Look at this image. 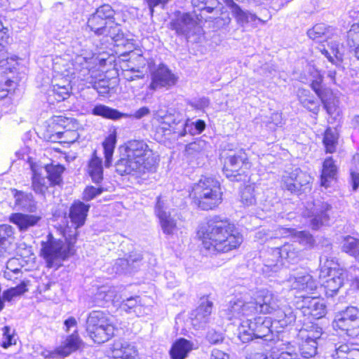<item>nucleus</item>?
Listing matches in <instances>:
<instances>
[{"mask_svg":"<svg viewBox=\"0 0 359 359\" xmlns=\"http://www.w3.org/2000/svg\"><path fill=\"white\" fill-rule=\"evenodd\" d=\"M204 248L212 253H226L243 243L242 234L233 224L219 216L210 217L198 231Z\"/></svg>","mask_w":359,"mask_h":359,"instance_id":"nucleus-1","label":"nucleus"},{"mask_svg":"<svg viewBox=\"0 0 359 359\" xmlns=\"http://www.w3.org/2000/svg\"><path fill=\"white\" fill-rule=\"evenodd\" d=\"M156 164V158L152 149L143 140L128 142L116 163V172L121 175H141L152 170Z\"/></svg>","mask_w":359,"mask_h":359,"instance_id":"nucleus-2","label":"nucleus"},{"mask_svg":"<svg viewBox=\"0 0 359 359\" xmlns=\"http://www.w3.org/2000/svg\"><path fill=\"white\" fill-rule=\"evenodd\" d=\"M98 62L100 65H102L105 63V60L103 58L99 59L95 55L89 58L83 55H76L71 64L72 69L69 68L64 71L60 69L59 65L56 63L54 69L60 72L64 78L57 79L55 77L53 81V84H58L60 87L62 88L65 86V87L67 86L69 89H71L69 76H72L74 79L93 85L95 83L98 75V69H97Z\"/></svg>","mask_w":359,"mask_h":359,"instance_id":"nucleus-3","label":"nucleus"},{"mask_svg":"<svg viewBox=\"0 0 359 359\" xmlns=\"http://www.w3.org/2000/svg\"><path fill=\"white\" fill-rule=\"evenodd\" d=\"M197 206L203 210H212L222 201V192L218 180L203 176L196 183L190 194Z\"/></svg>","mask_w":359,"mask_h":359,"instance_id":"nucleus-4","label":"nucleus"},{"mask_svg":"<svg viewBox=\"0 0 359 359\" xmlns=\"http://www.w3.org/2000/svg\"><path fill=\"white\" fill-rule=\"evenodd\" d=\"M341 34L340 30L323 23L316 24L307 31V35L311 39L317 42L325 41L329 50L323 45L320 51L332 62H334V57L338 58L341 55Z\"/></svg>","mask_w":359,"mask_h":359,"instance_id":"nucleus-5","label":"nucleus"},{"mask_svg":"<svg viewBox=\"0 0 359 359\" xmlns=\"http://www.w3.org/2000/svg\"><path fill=\"white\" fill-rule=\"evenodd\" d=\"M299 257L300 251L292 243H285L280 248H271L264 255L263 273L271 276L282 269L284 261L294 264L299 260Z\"/></svg>","mask_w":359,"mask_h":359,"instance_id":"nucleus-6","label":"nucleus"},{"mask_svg":"<svg viewBox=\"0 0 359 359\" xmlns=\"http://www.w3.org/2000/svg\"><path fill=\"white\" fill-rule=\"evenodd\" d=\"M272 327L274 325L271 318L259 316L253 320L247 319L241 324L238 338L243 343L252 340L254 337L271 341L273 340Z\"/></svg>","mask_w":359,"mask_h":359,"instance_id":"nucleus-7","label":"nucleus"},{"mask_svg":"<svg viewBox=\"0 0 359 359\" xmlns=\"http://www.w3.org/2000/svg\"><path fill=\"white\" fill-rule=\"evenodd\" d=\"M86 331L94 342L101 344L114 336L115 326L112 320L104 312L93 311L87 319Z\"/></svg>","mask_w":359,"mask_h":359,"instance_id":"nucleus-8","label":"nucleus"},{"mask_svg":"<svg viewBox=\"0 0 359 359\" xmlns=\"http://www.w3.org/2000/svg\"><path fill=\"white\" fill-rule=\"evenodd\" d=\"M320 278H326L323 284L329 296L334 295L342 286L344 279V271L338 268V264L334 257L325 255L320 259Z\"/></svg>","mask_w":359,"mask_h":359,"instance_id":"nucleus-9","label":"nucleus"},{"mask_svg":"<svg viewBox=\"0 0 359 359\" xmlns=\"http://www.w3.org/2000/svg\"><path fill=\"white\" fill-rule=\"evenodd\" d=\"M65 239L67 244L54 238L51 234H48L46 241L41 242V254L45 259L48 267H53L55 262L65 259L73 253L75 243H70L69 239L65 238Z\"/></svg>","mask_w":359,"mask_h":359,"instance_id":"nucleus-10","label":"nucleus"},{"mask_svg":"<svg viewBox=\"0 0 359 359\" xmlns=\"http://www.w3.org/2000/svg\"><path fill=\"white\" fill-rule=\"evenodd\" d=\"M251 167L246 153L240 150L229 154L224 159L223 172L226 177L231 181L239 182L247 176Z\"/></svg>","mask_w":359,"mask_h":359,"instance_id":"nucleus-11","label":"nucleus"},{"mask_svg":"<svg viewBox=\"0 0 359 359\" xmlns=\"http://www.w3.org/2000/svg\"><path fill=\"white\" fill-rule=\"evenodd\" d=\"M90 208V205L81 201L74 202L69 208V217L71 225L67 224L62 231L64 238L69 239L70 243H75L79 234L78 229L82 226Z\"/></svg>","mask_w":359,"mask_h":359,"instance_id":"nucleus-12","label":"nucleus"},{"mask_svg":"<svg viewBox=\"0 0 359 359\" xmlns=\"http://www.w3.org/2000/svg\"><path fill=\"white\" fill-rule=\"evenodd\" d=\"M170 27L177 35L184 36L187 39L200 32L201 27L195 15L180 11L175 13V17L170 22Z\"/></svg>","mask_w":359,"mask_h":359,"instance_id":"nucleus-13","label":"nucleus"},{"mask_svg":"<svg viewBox=\"0 0 359 359\" xmlns=\"http://www.w3.org/2000/svg\"><path fill=\"white\" fill-rule=\"evenodd\" d=\"M333 327L346 331L348 335L355 334L359 328V310L354 306L347 307L334 316Z\"/></svg>","mask_w":359,"mask_h":359,"instance_id":"nucleus-14","label":"nucleus"},{"mask_svg":"<svg viewBox=\"0 0 359 359\" xmlns=\"http://www.w3.org/2000/svg\"><path fill=\"white\" fill-rule=\"evenodd\" d=\"M224 315L229 320H240L242 322L256 314V307L253 302H247L242 298L234 297L229 302L227 308L224 311Z\"/></svg>","mask_w":359,"mask_h":359,"instance_id":"nucleus-15","label":"nucleus"},{"mask_svg":"<svg viewBox=\"0 0 359 359\" xmlns=\"http://www.w3.org/2000/svg\"><path fill=\"white\" fill-rule=\"evenodd\" d=\"M177 76L164 65H161L151 73L149 89L156 90L160 88H170L177 83Z\"/></svg>","mask_w":359,"mask_h":359,"instance_id":"nucleus-16","label":"nucleus"},{"mask_svg":"<svg viewBox=\"0 0 359 359\" xmlns=\"http://www.w3.org/2000/svg\"><path fill=\"white\" fill-rule=\"evenodd\" d=\"M311 177L305 172L296 168L291 172L283 175L281 186L291 193L298 192L301 187L309 183Z\"/></svg>","mask_w":359,"mask_h":359,"instance_id":"nucleus-17","label":"nucleus"},{"mask_svg":"<svg viewBox=\"0 0 359 359\" xmlns=\"http://www.w3.org/2000/svg\"><path fill=\"white\" fill-rule=\"evenodd\" d=\"M256 307V313H274L282 304L276 295L268 290L260 291L253 302Z\"/></svg>","mask_w":359,"mask_h":359,"instance_id":"nucleus-18","label":"nucleus"},{"mask_svg":"<svg viewBox=\"0 0 359 359\" xmlns=\"http://www.w3.org/2000/svg\"><path fill=\"white\" fill-rule=\"evenodd\" d=\"M299 309L304 316L315 319L323 318L326 313V306L322 299L317 297H304Z\"/></svg>","mask_w":359,"mask_h":359,"instance_id":"nucleus-19","label":"nucleus"},{"mask_svg":"<svg viewBox=\"0 0 359 359\" xmlns=\"http://www.w3.org/2000/svg\"><path fill=\"white\" fill-rule=\"evenodd\" d=\"M212 310V302L208 298H202L200 305L191 313V321L196 330L203 328L208 323Z\"/></svg>","mask_w":359,"mask_h":359,"instance_id":"nucleus-20","label":"nucleus"},{"mask_svg":"<svg viewBox=\"0 0 359 359\" xmlns=\"http://www.w3.org/2000/svg\"><path fill=\"white\" fill-rule=\"evenodd\" d=\"M287 283L291 290H294L297 292L309 293L317 288L316 281L310 274L306 272L291 276L287 280Z\"/></svg>","mask_w":359,"mask_h":359,"instance_id":"nucleus-21","label":"nucleus"},{"mask_svg":"<svg viewBox=\"0 0 359 359\" xmlns=\"http://www.w3.org/2000/svg\"><path fill=\"white\" fill-rule=\"evenodd\" d=\"M155 212L159 219L161 226L164 233L172 236L177 233L178 227L176 222L171 217L170 213L164 210V204L160 197L157 198Z\"/></svg>","mask_w":359,"mask_h":359,"instance_id":"nucleus-22","label":"nucleus"},{"mask_svg":"<svg viewBox=\"0 0 359 359\" xmlns=\"http://www.w3.org/2000/svg\"><path fill=\"white\" fill-rule=\"evenodd\" d=\"M296 314L291 306L281 304L274 313V319L272 320L274 327L283 329L292 325L296 320Z\"/></svg>","mask_w":359,"mask_h":359,"instance_id":"nucleus-23","label":"nucleus"},{"mask_svg":"<svg viewBox=\"0 0 359 359\" xmlns=\"http://www.w3.org/2000/svg\"><path fill=\"white\" fill-rule=\"evenodd\" d=\"M83 344L79 333L69 334L61 346L57 347L59 358H62L69 355L73 352L79 350Z\"/></svg>","mask_w":359,"mask_h":359,"instance_id":"nucleus-24","label":"nucleus"},{"mask_svg":"<svg viewBox=\"0 0 359 359\" xmlns=\"http://www.w3.org/2000/svg\"><path fill=\"white\" fill-rule=\"evenodd\" d=\"M11 191L15 198V205L18 209L29 212H34L36 210V203L31 193H25L17 189H12Z\"/></svg>","mask_w":359,"mask_h":359,"instance_id":"nucleus-25","label":"nucleus"},{"mask_svg":"<svg viewBox=\"0 0 359 359\" xmlns=\"http://www.w3.org/2000/svg\"><path fill=\"white\" fill-rule=\"evenodd\" d=\"M137 350L127 341H116L113 345L112 358L114 359H135Z\"/></svg>","mask_w":359,"mask_h":359,"instance_id":"nucleus-26","label":"nucleus"},{"mask_svg":"<svg viewBox=\"0 0 359 359\" xmlns=\"http://www.w3.org/2000/svg\"><path fill=\"white\" fill-rule=\"evenodd\" d=\"M41 219V216L22 213H13L10 216V221L16 224L20 231H27L29 227L36 225Z\"/></svg>","mask_w":359,"mask_h":359,"instance_id":"nucleus-27","label":"nucleus"},{"mask_svg":"<svg viewBox=\"0 0 359 359\" xmlns=\"http://www.w3.org/2000/svg\"><path fill=\"white\" fill-rule=\"evenodd\" d=\"M194 348V344L184 338L177 339L170 351L172 359H185Z\"/></svg>","mask_w":359,"mask_h":359,"instance_id":"nucleus-28","label":"nucleus"},{"mask_svg":"<svg viewBox=\"0 0 359 359\" xmlns=\"http://www.w3.org/2000/svg\"><path fill=\"white\" fill-rule=\"evenodd\" d=\"M205 128V123L200 119L192 121L190 119H185L180 123V129L176 131L180 136L184 137L187 134L196 135L201 134Z\"/></svg>","mask_w":359,"mask_h":359,"instance_id":"nucleus-29","label":"nucleus"},{"mask_svg":"<svg viewBox=\"0 0 359 359\" xmlns=\"http://www.w3.org/2000/svg\"><path fill=\"white\" fill-rule=\"evenodd\" d=\"M337 167L332 158H326L323 165V170L320 176V185L328 187L332 181L336 179Z\"/></svg>","mask_w":359,"mask_h":359,"instance_id":"nucleus-30","label":"nucleus"},{"mask_svg":"<svg viewBox=\"0 0 359 359\" xmlns=\"http://www.w3.org/2000/svg\"><path fill=\"white\" fill-rule=\"evenodd\" d=\"M322 328L313 323H304L299 330L298 337L301 340L317 342L322 335Z\"/></svg>","mask_w":359,"mask_h":359,"instance_id":"nucleus-31","label":"nucleus"},{"mask_svg":"<svg viewBox=\"0 0 359 359\" xmlns=\"http://www.w3.org/2000/svg\"><path fill=\"white\" fill-rule=\"evenodd\" d=\"M184 120V116L175 109H171L160 129L163 133L173 130L175 133L180 129V123Z\"/></svg>","mask_w":359,"mask_h":359,"instance_id":"nucleus-32","label":"nucleus"},{"mask_svg":"<svg viewBox=\"0 0 359 359\" xmlns=\"http://www.w3.org/2000/svg\"><path fill=\"white\" fill-rule=\"evenodd\" d=\"M121 309L128 313H134L136 316L144 315L146 308L142 304L141 298L139 296L131 297L123 300L121 304Z\"/></svg>","mask_w":359,"mask_h":359,"instance_id":"nucleus-33","label":"nucleus"},{"mask_svg":"<svg viewBox=\"0 0 359 359\" xmlns=\"http://www.w3.org/2000/svg\"><path fill=\"white\" fill-rule=\"evenodd\" d=\"M298 97L302 106L317 115L320 111V102L313 95H310L308 90L302 89L298 92Z\"/></svg>","mask_w":359,"mask_h":359,"instance_id":"nucleus-34","label":"nucleus"},{"mask_svg":"<svg viewBox=\"0 0 359 359\" xmlns=\"http://www.w3.org/2000/svg\"><path fill=\"white\" fill-rule=\"evenodd\" d=\"M88 173L95 183H100L103 179L102 161L95 155V153L88 163Z\"/></svg>","mask_w":359,"mask_h":359,"instance_id":"nucleus-35","label":"nucleus"},{"mask_svg":"<svg viewBox=\"0 0 359 359\" xmlns=\"http://www.w3.org/2000/svg\"><path fill=\"white\" fill-rule=\"evenodd\" d=\"M31 168L33 172L32 182V189L36 194L43 196L51 184L50 180H48L47 177L41 176L33 165H31Z\"/></svg>","mask_w":359,"mask_h":359,"instance_id":"nucleus-36","label":"nucleus"},{"mask_svg":"<svg viewBox=\"0 0 359 359\" xmlns=\"http://www.w3.org/2000/svg\"><path fill=\"white\" fill-rule=\"evenodd\" d=\"M331 209V206L327 203H322L320 208L316 209L313 218L311 221V225L313 229H318L321 225L325 224L329 219L327 212Z\"/></svg>","mask_w":359,"mask_h":359,"instance_id":"nucleus-37","label":"nucleus"},{"mask_svg":"<svg viewBox=\"0 0 359 359\" xmlns=\"http://www.w3.org/2000/svg\"><path fill=\"white\" fill-rule=\"evenodd\" d=\"M107 21H104L99 15L94 13L91 15L88 20V27L95 34L100 36L107 32L109 25Z\"/></svg>","mask_w":359,"mask_h":359,"instance_id":"nucleus-38","label":"nucleus"},{"mask_svg":"<svg viewBox=\"0 0 359 359\" xmlns=\"http://www.w3.org/2000/svg\"><path fill=\"white\" fill-rule=\"evenodd\" d=\"M93 115L100 116L106 118L110 119H119L122 116H128V114L121 113L116 109H111L107 106L103 104L96 105L92 111Z\"/></svg>","mask_w":359,"mask_h":359,"instance_id":"nucleus-39","label":"nucleus"},{"mask_svg":"<svg viewBox=\"0 0 359 359\" xmlns=\"http://www.w3.org/2000/svg\"><path fill=\"white\" fill-rule=\"evenodd\" d=\"M116 142V137L115 134L109 135L102 143L104 149V154L105 158L104 165L109 167L112 163V157L115 144Z\"/></svg>","mask_w":359,"mask_h":359,"instance_id":"nucleus-40","label":"nucleus"},{"mask_svg":"<svg viewBox=\"0 0 359 359\" xmlns=\"http://www.w3.org/2000/svg\"><path fill=\"white\" fill-rule=\"evenodd\" d=\"M334 359H359V349L350 347L348 344H341L335 349Z\"/></svg>","mask_w":359,"mask_h":359,"instance_id":"nucleus-41","label":"nucleus"},{"mask_svg":"<svg viewBox=\"0 0 359 359\" xmlns=\"http://www.w3.org/2000/svg\"><path fill=\"white\" fill-rule=\"evenodd\" d=\"M338 133L335 129L328 128L324 134L323 144L327 153L332 154L336 151L338 144Z\"/></svg>","mask_w":359,"mask_h":359,"instance_id":"nucleus-42","label":"nucleus"},{"mask_svg":"<svg viewBox=\"0 0 359 359\" xmlns=\"http://www.w3.org/2000/svg\"><path fill=\"white\" fill-rule=\"evenodd\" d=\"M4 35L0 36V66L6 70L12 72L15 68L17 62L14 57H8L5 46L3 44Z\"/></svg>","mask_w":359,"mask_h":359,"instance_id":"nucleus-43","label":"nucleus"},{"mask_svg":"<svg viewBox=\"0 0 359 359\" xmlns=\"http://www.w3.org/2000/svg\"><path fill=\"white\" fill-rule=\"evenodd\" d=\"M341 248L344 252L359 260V240L347 236L343 241Z\"/></svg>","mask_w":359,"mask_h":359,"instance_id":"nucleus-44","label":"nucleus"},{"mask_svg":"<svg viewBox=\"0 0 359 359\" xmlns=\"http://www.w3.org/2000/svg\"><path fill=\"white\" fill-rule=\"evenodd\" d=\"M78 137V134L74 130H56L54 134L50 136V140L53 142H74Z\"/></svg>","mask_w":359,"mask_h":359,"instance_id":"nucleus-45","label":"nucleus"},{"mask_svg":"<svg viewBox=\"0 0 359 359\" xmlns=\"http://www.w3.org/2000/svg\"><path fill=\"white\" fill-rule=\"evenodd\" d=\"M46 171L48 175L47 179L50 180L51 184H58L62 181V173L64 168L60 165H47Z\"/></svg>","mask_w":359,"mask_h":359,"instance_id":"nucleus-46","label":"nucleus"},{"mask_svg":"<svg viewBox=\"0 0 359 359\" xmlns=\"http://www.w3.org/2000/svg\"><path fill=\"white\" fill-rule=\"evenodd\" d=\"M320 100L323 104L324 108L330 115H333L337 113L339 102L330 90H329V93L320 98Z\"/></svg>","mask_w":359,"mask_h":359,"instance_id":"nucleus-47","label":"nucleus"},{"mask_svg":"<svg viewBox=\"0 0 359 359\" xmlns=\"http://www.w3.org/2000/svg\"><path fill=\"white\" fill-rule=\"evenodd\" d=\"M241 200L243 205L249 206L256 202L255 187L253 184L245 186L241 191Z\"/></svg>","mask_w":359,"mask_h":359,"instance_id":"nucleus-48","label":"nucleus"},{"mask_svg":"<svg viewBox=\"0 0 359 359\" xmlns=\"http://www.w3.org/2000/svg\"><path fill=\"white\" fill-rule=\"evenodd\" d=\"M26 286V284L22 282L16 287H13L4 291L2 294L3 300L11 302L13 298L22 295L27 291Z\"/></svg>","mask_w":359,"mask_h":359,"instance_id":"nucleus-49","label":"nucleus"},{"mask_svg":"<svg viewBox=\"0 0 359 359\" xmlns=\"http://www.w3.org/2000/svg\"><path fill=\"white\" fill-rule=\"evenodd\" d=\"M280 353H276L275 348L273 349L271 353L272 359H299V354L293 350V348L290 344L286 345L285 348H281Z\"/></svg>","mask_w":359,"mask_h":359,"instance_id":"nucleus-50","label":"nucleus"},{"mask_svg":"<svg viewBox=\"0 0 359 359\" xmlns=\"http://www.w3.org/2000/svg\"><path fill=\"white\" fill-rule=\"evenodd\" d=\"M317 342L302 340L299 348L302 356L305 358L314 356L317 353Z\"/></svg>","mask_w":359,"mask_h":359,"instance_id":"nucleus-51","label":"nucleus"},{"mask_svg":"<svg viewBox=\"0 0 359 359\" xmlns=\"http://www.w3.org/2000/svg\"><path fill=\"white\" fill-rule=\"evenodd\" d=\"M95 13L102 17L104 21H107L109 25H114L115 22L114 19L115 11L109 4H104L100 6Z\"/></svg>","mask_w":359,"mask_h":359,"instance_id":"nucleus-52","label":"nucleus"},{"mask_svg":"<svg viewBox=\"0 0 359 359\" xmlns=\"http://www.w3.org/2000/svg\"><path fill=\"white\" fill-rule=\"evenodd\" d=\"M348 46L351 53L352 49L359 46V24H354L347 33Z\"/></svg>","mask_w":359,"mask_h":359,"instance_id":"nucleus-53","label":"nucleus"},{"mask_svg":"<svg viewBox=\"0 0 359 359\" xmlns=\"http://www.w3.org/2000/svg\"><path fill=\"white\" fill-rule=\"evenodd\" d=\"M353 165L354 168L351 170V182L353 190L359 187V154H356L353 157Z\"/></svg>","mask_w":359,"mask_h":359,"instance_id":"nucleus-54","label":"nucleus"},{"mask_svg":"<svg viewBox=\"0 0 359 359\" xmlns=\"http://www.w3.org/2000/svg\"><path fill=\"white\" fill-rule=\"evenodd\" d=\"M170 108L160 107L157 110L153 112V121L157 124L156 130L158 132L163 125L168 113L170 111Z\"/></svg>","mask_w":359,"mask_h":359,"instance_id":"nucleus-55","label":"nucleus"},{"mask_svg":"<svg viewBox=\"0 0 359 359\" xmlns=\"http://www.w3.org/2000/svg\"><path fill=\"white\" fill-rule=\"evenodd\" d=\"M106 37H110V39L114 42H118L123 39V33L121 30L117 23L111 24L109 26L107 29V32L103 34Z\"/></svg>","mask_w":359,"mask_h":359,"instance_id":"nucleus-56","label":"nucleus"},{"mask_svg":"<svg viewBox=\"0 0 359 359\" xmlns=\"http://www.w3.org/2000/svg\"><path fill=\"white\" fill-rule=\"evenodd\" d=\"M206 147L205 141L199 140L187 145L186 152L189 156H195L202 153Z\"/></svg>","mask_w":359,"mask_h":359,"instance_id":"nucleus-57","label":"nucleus"},{"mask_svg":"<svg viewBox=\"0 0 359 359\" xmlns=\"http://www.w3.org/2000/svg\"><path fill=\"white\" fill-rule=\"evenodd\" d=\"M316 76H315V79L312 81L311 87L320 99L325 95L329 93L330 89H322L323 78L318 72H316Z\"/></svg>","mask_w":359,"mask_h":359,"instance_id":"nucleus-58","label":"nucleus"},{"mask_svg":"<svg viewBox=\"0 0 359 359\" xmlns=\"http://www.w3.org/2000/svg\"><path fill=\"white\" fill-rule=\"evenodd\" d=\"M191 4L200 10H206L207 12L211 13L217 6L218 1L217 0H191Z\"/></svg>","mask_w":359,"mask_h":359,"instance_id":"nucleus-59","label":"nucleus"},{"mask_svg":"<svg viewBox=\"0 0 359 359\" xmlns=\"http://www.w3.org/2000/svg\"><path fill=\"white\" fill-rule=\"evenodd\" d=\"M297 242L305 247H311L314 243L313 236L306 231H297L294 236Z\"/></svg>","mask_w":359,"mask_h":359,"instance_id":"nucleus-60","label":"nucleus"},{"mask_svg":"<svg viewBox=\"0 0 359 359\" xmlns=\"http://www.w3.org/2000/svg\"><path fill=\"white\" fill-rule=\"evenodd\" d=\"M53 95L55 97V99L60 102L67 99L69 95L70 89H69L65 86L62 87H60L58 84H53Z\"/></svg>","mask_w":359,"mask_h":359,"instance_id":"nucleus-61","label":"nucleus"},{"mask_svg":"<svg viewBox=\"0 0 359 359\" xmlns=\"http://www.w3.org/2000/svg\"><path fill=\"white\" fill-rule=\"evenodd\" d=\"M13 273L15 279H18L22 275L21 266L19 260L15 258L10 259L6 264V270Z\"/></svg>","mask_w":359,"mask_h":359,"instance_id":"nucleus-62","label":"nucleus"},{"mask_svg":"<svg viewBox=\"0 0 359 359\" xmlns=\"http://www.w3.org/2000/svg\"><path fill=\"white\" fill-rule=\"evenodd\" d=\"M13 230L11 226L8 224L0 225V241L4 245H10L9 238L12 237Z\"/></svg>","mask_w":359,"mask_h":359,"instance_id":"nucleus-63","label":"nucleus"},{"mask_svg":"<svg viewBox=\"0 0 359 359\" xmlns=\"http://www.w3.org/2000/svg\"><path fill=\"white\" fill-rule=\"evenodd\" d=\"M102 191L101 188H95L94 187H88L83 191V198L86 201H90L97 196L100 195Z\"/></svg>","mask_w":359,"mask_h":359,"instance_id":"nucleus-64","label":"nucleus"}]
</instances>
